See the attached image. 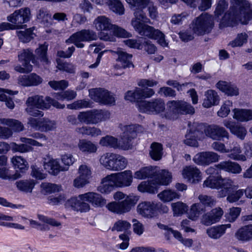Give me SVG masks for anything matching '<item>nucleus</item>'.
Wrapping results in <instances>:
<instances>
[{
  "label": "nucleus",
  "mask_w": 252,
  "mask_h": 252,
  "mask_svg": "<svg viewBox=\"0 0 252 252\" xmlns=\"http://www.w3.org/2000/svg\"><path fill=\"white\" fill-rule=\"evenodd\" d=\"M36 17L41 23L46 26H49L52 24L51 15L45 8L40 9L37 12Z\"/></svg>",
  "instance_id": "44"
},
{
  "label": "nucleus",
  "mask_w": 252,
  "mask_h": 252,
  "mask_svg": "<svg viewBox=\"0 0 252 252\" xmlns=\"http://www.w3.org/2000/svg\"><path fill=\"white\" fill-rule=\"evenodd\" d=\"M19 61L21 63H25V64H31V61L34 63V55L33 51L30 49H23L18 53V55Z\"/></svg>",
  "instance_id": "39"
},
{
  "label": "nucleus",
  "mask_w": 252,
  "mask_h": 252,
  "mask_svg": "<svg viewBox=\"0 0 252 252\" xmlns=\"http://www.w3.org/2000/svg\"><path fill=\"white\" fill-rule=\"evenodd\" d=\"M90 97L96 102L101 104L103 99L107 93V90L102 88H93L89 90Z\"/></svg>",
  "instance_id": "42"
},
{
  "label": "nucleus",
  "mask_w": 252,
  "mask_h": 252,
  "mask_svg": "<svg viewBox=\"0 0 252 252\" xmlns=\"http://www.w3.org/2000/svg\"><path fill=\"white\" fill-rule=\"evenodd\" d=\"M48 85L54 90H63L68 86V83L65 80L61 81H50L48 82Z\"/></svg>",
  "instance_id": "60"
},
{
  "label": "nucleus",
  "mask_w": 252,
  "mask_h": 252,
  "mask_svg": "<svg viewBox=\"0 0 252 252\" xmlns=\"http://www.w3.org/2000/svg\"><path fill=\"white\" fill-rule=\"evenodd\" d=\"M248 35L245 32L238 33L236 37L229 45L232 47H241L248 41Z\"/></svg>",
  "instance_id": "51"
},
{
  "label": "nucleus",
  "mask_w": 252,
  "mask_h": 252,
  "mask_svg": "<svg viewBox=\"0 0 252 252\" xmlns=\"http://www.w3.org/2000/svg\"><path fill=\"white\" fill-rule=\"evenodd\" d=\"M113 171H119L125 169L127 164V159L123 156L117 154Z\"/></svg>",
  "instance_id": "58"
},
{
  "label": "nucleus",
  "mask_w": 252,
  "mask_h": 252,
  "mask_svg": "<svg viewBox=\"0 0 252 252\" xmlns=\"http://www.w3.org/2000/svg\"><path fill=\"white\" fill-rule=\"evenodd\" d=\"M203 125L194 123L192 126L187 131L184 143L188 146L197 147L198 140L203 136Z\"/></svg>",
  "instance_id": "12"
},
{
  "label": "nucleus",
  "mask_w": 252,
  "mask_h": 252,
  "mask_svg": "<svg viewBox=\"0 0 252 252\" xmlns=\"http://www.w3.org/2000/svg\"><path fill=\"white\" fill-rule=\"evenodd\" d=\"M117 155V154L110 152L103 154L99 159L100 164L106 169L113 171Z\"/></svg>",
  "instance_id": "27"
},
{
  "label": "nucleus",
  "mask_w": 252,
  "mask_h": 252,
  "mask_svg": "<svg viewBox=\"0 0 252 252\" xmlns=\"http://www.w3.org/2000/svg\"><path fill=\"white\" fill-rule=\"evenodd\" d=\"M231 133L241 140H244L247 134V131L244 126L239 125H236Z\"/></svg>",
  "instance_id": "64"
},
{
  "label": "nucleus",
  "mask_w": 252,
  "mask_h": 252,
  "mask_svg": "<svg viewBox=\"0 0 252 252\" xmlns=\"http://www.w3.org/2000/svg\"><path fill=\"white\" fill-rule=\"evenodd\" d=\"M86 193L79 195L77 197H72L66 202L67 206L70 207L72 209L81 212H87L90 209V206L87 202Z\"/></svg>",
  "instance_id": "14"
},
{
  "label": "nucleus",
  "mask_w": 252,
  "mask_h": 252,
  "mask_svg": "<svg viewBox=\"0 0 252 252\" xmlns=\"http://www.w3.org/2000/svg\"><path fill=\"white\" fill-rule=\"evenodd\" d=\"M158 197L163 202H169L174 199L179 198V194L171 190H165L158 194Z\"/></svg>",
  "instance_id": "53"
},
{
  "label": "nucleus",
  "mask_w": 252,
  "mask_h": 252,
  "mask_svg": "<svg viewBox=\"0 0 252 252\" xmlns=\"http://www.w3.org/2000/svg\"><path fill=\"white\" fill-rule=\"evenodd\" d=\"M16 32L20 40L24 43L29 42L33 38V32L31 29L17 31Z\"/></svg>",
  "instance_id": "55"
},
{
  "label": "nucleus",
  "mask_w": 252,
  "mask_h": 252,
  "mask_svg": "<svg viewBox=\"0 0 252 252\" xmlns=\"http://www.w3.org/2000/svg\"><path fill=\"white\" fill-rule=\"evenodd\" d=\"M116 53L118 56L117 61L121 63L122 67L125 68L130 66L134 67L131 62L132 55L120 49L118 50Z\"/></svg>",
  "instance_id": "35"
},
{
  "label": "nucleus",
  "mask_w": 252,
  "mask_h": 252,
  "mask_svg": "<svg viewBox=\"0 0 252 252\" xmlns=\"http://www.w3.org/2000/svg\"><path fill=\"white\" fill-rule=\"evenodd\" d=\"M97 38L96 33L93 30L83 29L72 34L66 40V43H73L77 48H82L84 47V44L82 42L96 40Z\"/></svg>",
  "instance_id": "7"
},
{
  "label": "nucleus",
  "mask_w": 252,
  "mask_h": 252,
  "mask_svg": "<svg viewBox=\"0 0 252 252\" xmlns=\"http://www.w3.org/2000/svg\"><path fill=\"white\" fill-rule=\"evenodd\" d=\"M0 124L4 125L11 128L15 132H20L24 129V125L18 120L13 119L0 118Z\"/></svg>",
  "instance_id": "38"
},
{
  "label": "nucleus",
  "mask_w": 252,
  "mask_h": 252,
  "mask_svg": "<svg viewBox=\"0 0 252 252\" xmlns=\"http://www.w3.org/2000/svg\"><path fill=\"white\" fill-rule=\"evenodd\" d=\"M30 9L26 7L15 11L7 17V20L11 23L15 30L23 28V24L30 21Z\"/></svg>",
  "instance_id": "9"
},
{
  "label": "nucleus",
  "mask_w": 252,
  "mask_h": 252,
  "mask_svg": "<svg viewBox=\"0 0 252 252\" xmlns=\"http://www.w3.org/2000/svg\"><path fill=\"white\" fill-rule=\"evenodd\" d=\"M241 152L240 146H235L232 149L229 150L227 157L233 160L245 161L247 160V158L245 156L241 154Z\"/></svg>",
  "instance_id": "45"
},
{
  "label": "nucleus",
  "mask_w": 252,
  "mask_h": 252,
  "mask_svg": "<svg viewBox=\"0 0 252 252\" xmlns=\"http://www.w3.org/2000/svg\"><path fill=\"white\" fill-rule=\"evenodd\" d=\"M122 130L123 132L121 139L122 144L120 146L121 149H131L133 147V140L136 138L138 133L142 131L143 128L139 125L132 124L125 126Z\"/></svg>",
  "instance_id": "6"
},
{
  "label": "nucleus",
  "mask_w": 252,
  "mask_h": 252,
  "mask_svg": "<svg viewBox=\"0 0 252 252\" xmlns=\"http://www.w3.org/2000/svg\"><path fill=\"white\" fill-rule=\"evenodd\" d=\"M203 129L205 135L214 140H220L229 138V133L222 126L217 125H211L206 126L203 125Z\"/></svg>",
  "instance_id": "13"
},
{
  "label": "nucleus",
  "mask_w": 252,
  "mask_h": 252,
  "mask_svg": "<svg viewBox=\"0 0 252 252\" xmlns=\"http://www.w3.org/2000/svg\"><path fill=\"white\" fill-rule=\"evenodd\" d=\"M56 127V123L55 121L45 118L41 119L40 131L48 132L54 130Z\"/></svg>",
  "instance_id": "52"
},
{
  "label": "nucleus",
  "mask_w": 252,
  "mask_h": 252,
  "mask_svg": "<svg viewBox=\"0 0 252 252\" xmlns=\"http://www.w3.org/2000/svg\"><path fill=\"white\" fill-rule=\"evenodd\" d=\"M78 147L80 151L86 155L95 153L98 149L96 144L86 139L80 140Z\"/></svg>",
  "instance_id": "28"
},
{
  "label": "nucleus",
  "mask_w": 252,
  "mask_h": 252,
  "mask_svg": "<svg viewBox=\"0 0 252 252\" xmlns=\"http://www.w3.org/2000/svg\"><path fill=\"white\" fill-rule=\"evenodd\" d=\"M91 112L93 124L106 121L110 117L109 112L104 109H93Z\"/></svg>",
  "instance_id": "32"
},
{
  "label": "nucleus",
  "mask_w": 252,
  "mask_h": 252,
  "mask_svg": "<svg viewBox=\"0 0 252 252\" xmlns=\"http://www.w3.org/2000/svg\"><path fill=\"white\" fill-rule=\"evenodd\" d=\"M137 105L140 112L148 114L159 113L165 109L164 102L161 99L139 101Z\"/></svg>",
  "instance_id": "10"
},
{
  "label": "nucleus",
  "mask_w": 252,
  "mask_h": 252,
  "mask_svg": "<svg viewBox=\"0 0 252 252\" xmlns=\"http://www.w3.org/2000/svg\"><path fill=\"white\" fill-rule=\"evenodd\" d=\"M235 237L238 240L244 242L252 240V224L239 228L235 233Z\"/></svg>",
  "instance_id": "30"
},
{
  "label": "nucleus",
  "mask_w": 252,
  "mask_h": 252,
  "mask_svg": "<svg viewBox=\"0 0 252 252\" xmlns=\"http://www.w3.org/2000/svg\"><path fill=\"white\" fill-rule=\"evenodd\" d=\"M115 187H116V183L111 174L102 180L101 185L98 187V190L102 193L108 194L112 191Z\"/></svg>",
  "instance_id": "29"
},
{
  "label": "nucleus",
  "mask_w": 252,
  "mask_h": 252,
  "mask_svg": "<svg viewBox=\"0 0 252 252\" xmlns=\"http://www.w3.org/2000/svg\"><path fill=\"white\" fill-rule=\"evenodd\" d=\"M223 212L220 208H216L205 214L202 219L203 224L210 225L219 221Z\"/></svg>",
  "instance_id": "18"
},
{
  "label": "nucleus",
  "mask_w": 252,
  "mask_h": 252,
  "mask_svg": "<svg viewBox=\"0 0 252 252\" xmlns=\"http://www.w3.org/2000/svg\"><path fill=\"white\" fill-rule=\"evenodd\" d=\"M142 2L139 8L143 9L147 7L149 16L152 19H156L158 17V11L157 5L151 0H142Z\"/></svg>",
  "instance_id": "36"
},
{
  "label": "nucleus",
  "mask_w": 252,
  "mask_h": 252,
  "mask_svg": "<svg viewBox=\"0 0 252 252\" xmlns=\"http://www.w3.org/2000/svg\"><path fill=\"white\" fill-rule=\"evenodd\" d=\"M11 161L15 169H19L22 172L27 170L29 167L28 162L21 157L15 156L12 158Z\"/></svg>",
  "instance_id": "50"
},
{
  "label": "nucleus",
  "mask_w": 252,
  "mask_h": 252,
  "mask_svg": "<svg viewBox=\"0 0 252 252\" xmlns=\"http://www.w3.org/2000/svg\"><path fill=\"white\" fill-rule=\"evenodd\" d=\"M47 50L48 45L46 43L40 45L39 47L35 50V53L38 59L41 62L45 64H48L49 62L47 57Z\"/></svg>",
  "instance_id": "49"
},
{
  "label": "nucleus",
  "mask_w": 252,
  "mask_h": 252,
  "mask_svg": "<svg viewBox=\"0 0 252 252\" xmlns=\"http://www.w3.org/2000/svg\"><path fill=\"white\" fill-rule=\"evenodd\" d=\"M26 104L28 106L34 107L38 109H43L46 107L43 97L39 95L29 97L26 101Z\"/></svg>",
  "instance_id": "41"
},
{
  "label": "nucleus",
  "mask_w": 252,
  "mask_h": 252,
  "mask_svg": "<svg viewBox=\"0 0 252 252\" xmlns=\"http://www.w3.org/2000/svg\"><path fill=\"white\" fill-rule=\"evenodd\" d=\"M238 188L234 181L229 178H222L220 182V190L218 191L220 197H224Z\"/></svg>",
  "instance_id": "24"
},
{
  "label": "nucleus",
  "mask_w": 252,
  "mask_h": 252,
  "mask_svg": "<svg viewBox=\"0 0 252 252\" xmlns=\"http://www.w3.org/2000/svg\"><path fill=\"white\" fill-rule=\"evenodd\" d=\"M198 199L200 201L199 203H201L202 206L205 209L206 207H212L215 204V201L214 198L210 196L207 195H199Z\"/></svg>",
  "instance_id": "56"
},
{
  "label": "nucleus",
  "mask_w": 252,
  "mask_h": 252,
  "mask_svg": "<svg viewBox=\"0 0 252 252\" xmlns=\"http://www.w3.org/2000/svg\"><path fill=\"white\" fill-rule=\"evenodd\" d=\"M150 155L151 158L155 160H160L163 155L162 145L158 143L154 142L151 145Z\"/></svg>",
  "instance_id": "43"
},
{
  "label": "nucleus",
  "mask_w": 252,
  "mask_h": 252,
  "mask_svg": "<svg viewBox=\"0 0 252 252\" xmlns=\"http://www.w3.org/2000/svg\"><path fill=\"white\" fill-rule=\"evenodd\" d=\"M233 112V118L238 121L247 122L252 120V110L235 108Z\"/></svg>",
  "instance_id": "37"
},
{
  "label": "nucleus",
  "mask_w": 252,
  "mask_h": 252,
  "mask_svg": "<svg viewBox=\"0 0 252 252\" xmlns=\"http://www.w3.org/2000/svg\"><path fill=\"white\" fill-rule=\"evenodd\" d=\"M91 103L87 100H79L72 104H68L67 107L70 109H78L82 108L91 107Z\"/></svg>",
  "instance_id": "57"
},
{
  "label": "nucleus",
  "mask_w": 252,
  "mask_h": 252,
  "mask_svg": "<svg viewBox=\"0 0 252 252\" xmlns=\"http://www.w3.org/2000/svg\"><path fill=\"white\" fill-rule=\"evenodd\" d=\"M217 88L228 95L234 96L239 94V90L234 85L225 81H220L216 84Z\"/></svg>",
  "instance_id": "31"
},
{
  "label": "nucleus",
  "mask_w": 252,
  "mask_h": 252,
  "mask_svg": "<svg viewBox=\"0 0 252 252\" xmlns=\"http://www.w3.org/2000/svg\"><path fill=\"white\" fill-rule=\"evenodd\" d=\"M155 94L152 89L136 88L134 91H128L125 94L126 99L130 101H138L139 100L151 97Z\"/></svg>",
  "instance_id": "16"
},
{
  "label": "nucleus",
  "mask_w": 252,
  "mask_h": 252,
  "mask_svg": "<svg viewBox=\"0 0 252 252\" xmlns=\"http://www.w3.org/2000/svg\"><path fill=\"white\" fill-rule=\"evenodd\" d=\"M205 211V209L204 207L202 206L201 203H197L193 204L191 206L189 213V217L192 220H195Z\"/></svg>",
  "instance_id": "48"
},
{
  "label": "nucleus",
  "mask_w": 252,
  "mask_h": 252,
  "mask_svg": "<svg viewBox=\"0 0 252 252\" xmlns=\"http://www.w3.org/2000/svg\"><path fill=\"white\" fill-rule=\"evenodd\" d=\"M135 196H126V198L121 201H114L109 203L107 207L109 210L114 213L122 214L129 212L132 207L137 202Z\"/></svg>",
  "instance_id": "8"
},
{
  "label": "nucleus",
  "mask_w": 252,
  "mask_h": 252,
  "mask_svg": "<svg viewBox=\"0 0 252 252\" xmlns=\"http://www.w3.org/2000/svg\"><path fill=\"white\" fill-rule=\"evenodd\" d=\"M7 158L5 156H0V178L9 180H15L21 177L18 172L12 174L6 167Z\"/></svg>",
  "instance_id": "19"
},
{
  "label": "nucleus",
  "mask_w": 252,
  "mask_h": 252,
  "mask_svg": "<svg viewBox=\"0 0 252 252\" xmlns=\"http://www.w3.org/2000/svg\"><path fill=\"white\" fill-rule=\"evenodd\" d=\"M109 8L119 15L124 14L125 8L122 2L119 0H109Z\"/></svg>",
  "instance_id": "54"
},
{
  "label": "nucleus",
  "mask_w": 252,
  "mask_h": 252,
  "mask_svg": "<svg viewBox=\"0 0 252 252\" xmlns=\"http://www.w3.org/2000/svg\"><path fill=\"white\" fill-rule=\"evenodd\" d=\"M182 174L185 179L192 183H198L201 180L200 171L196 167L193 166L184 168Z\"/></svg>",
  "instance_id": "21"
},
{
  "label": "nucleus",
  "mask_w": 252,
  "mask_h": 252,
  "mask_svg": "<svg viewBox=\"0 0 252 252\" xmlns=\"http://www.w3.org/2000/svg\"><path fill=\"white\" fill-rule=\"evenodd\" d=\"M91 110L81 112L79 113L77 119L80 123L86 125L93 124Z\"/></svg>",
  "instance_id": "59"
},
{
  "label": "nucleus",
  "mask_w": 252,
  "mask_h": 252,
  "mask_svg": "<svg viewBox=\"0 0 252 252\" xmlns=\"http://www.w3.org/2000/svg\"><path fill=\"white\" fill-rule=\"evenodd\" d=\"M121 140L118 142L117 138L110 135L102 137L99 142L102 146L120 149H121Z\"/></svg>",
  "instance_id": "34"
},
{
  "label": "nucleus",
  "mask_w": 252,
  "mask_h": 252,
  "mask_svg": "<svg viewBox=\"0 0 252 252\" xmlns=\"http://www.w3.org/2000/svg\"><path fill=\"white\" fill-rule=\"evenodd\" d=\"M44 168L48 172L53 175H57L62 171H66L68 167H63L60 165L57 159H53L50 157L44 159Z\"/></svg>",
  "instance_id": "20"
},
{
  "label": "nucleus",
  "mask_w": 252,
  "mask_h": 252,
  "mask_svg": "<svg viewBox=\"0 0 252 252\" xmlns=\"http://www.w3.org/2000/svg\"><path fill=\"white\" fill-rule=\"evenodd\" d=\"M220 100V96L215 91L208 90L204 93V98L202 106L205 108H208L212 106L218 105Z\"/></svg>",
  "instance_id": "26"
},
{
  "label": "nucleus",
  "mask_w": 252,
  "mask_h": 252,
  "mask_svg": "<svg viewBox=\"0 0 252 252\" xmlns=\"http://www.w3.org/2000/svg\"><path fill=\"white\" fill-rule=\"evenodd\" d=\"M18 189L26 192H32L35 186V183L32 180H20L16 183Z\"/></svg>",
  "instance_id": "46"
},
{
  "label": "nucleus",
  "mask_w": 252,
  "mask_h": 252,
  "mask_svg": "<svg viewBox=\"0 0 252 252\" xmlns=\"http://www.w3.org/2000/svg\"><path fill=\"white\" fill-rule=\"evenodd\" d=\"M138 213L145 218H152L156 213V206L153 202H143L137 207Z\"/></svg>",
  "instance_id": "23"
},
{
  "label": "nucleus",
  "mask_w": 252,
  "mask_h": 252,
  "mask_svg": "<svg viewBox=\"0 0 252 252\" xmlns=\"http://www.w3.org/2000/svg\"><path fill=\"white\" fill-rule=\"evenodd\" d=\"M116 187H126L130 186L133 176L131 171L126 170L118 173L112 174Z\"/></svg>",
  "instance_id": "17"
},
{
  "label": "nucleus",
  "mask_w": 252,
  "mask_h": 252,
  "mask_svg": "<svg viewBox=\"0 0 252 252\" xmlns=\"http://www.w3.org/2000/svg\"><path fill=\"white\" fill-rule=\"evenodd\" d=\"M42 82V79L35 73L21 75L18 77V83L24 87L37 86Z\"/></svg>",
  "instance_id": "22"
},
{
  "label": "nucleus",
  "mask_w": 252,
  "mask_h": 252,
  "mask_svg": "<svg viewBox=\"0 0 252 252\" xmlns=\"http://www.w3.org/2000/svg\"><path fill=\"white\" fill-rule=\"evenodd\" d=\"M216 167L220 170L235 174L240 173L242 170V167L239 163L230 160L221 161L216 164Z\"/></svg>",
  "instance_id": "25"
},
{
  "label": "nucleus",
  "mask_w": 252,
  "mask_h": 252,
  "mask_svg": "<svg viewBox=\"0 0 252 252\" xmlns=\"http://www.w3.org/2000/svg\"><path fill=\"white\" fill-rule=\"evenodd\" d=\"M220 156L216 153L207 151L202 152L196 154L193 158V161L197 165L207 166L219 161Z\"/></svg>",
  "instance_id": "15"
},
{
  "label": "nucleus",
  "mask_w": 252,
  "mask_h": 252,
  "mask_svg": "<svg viewBox=\"0 0 252 252\" xmlns=\"http://www.w3.org/2000/svg\"><path fill=\"white\" fill-rule=\"evenodd\" d=\"M134 177L138 179L153 178L152 180L141 182L138 187L140 191L151 193L157 192L158 186L167 185L172 179L170 172L166 170H160L157 166L144 167L135 173Z\"/></svg>",
  "instance_id": "2"
},
{
  "label": "nucleus",
  "mask_w": 252,
  "mask_h": 252,
  "mask_svg": "<svg viewBox=\"0 0 252 252\" xmlns=\"http://www.w3.org/2000/svg\"><path fill=\"white\" fill-rule=\"evenodd\" d=\"M171 205L174 214L176 216L182 215L187 210V206L182 202H177L172 203Z\"/></svg>",
  "instance_id": "63"
},
{
  "label": "nucleus",
  "mask_w": 252,
  "mask_h": 252,
  "mask_svg": "<svg viewBox=\"0 0 252 252\" xmlns=\"http://www.w3.org/2000/svg\"><path fill=\"white\" fill-rule=\"evenodd\" d=\"M169 110L166 113L165 117L174 120L179 114H193L195 110L189 103L182 100H172L167 103Z\"/></svg>",
  "instance_id": "5"
},
{
  "label": "nucleus",
  "mask_w": 252,
  "mask_h": 252,
  "mask_svg": "<svg viewBox=\"0 0 252 252\" xmlns=\"http://www.w3.org/2000/svg\"><path fill=\"white\" fill-rule=\"evenodd\" d=\"M126 1L129 4L130 9L133 11L134 17L131 20V25L134 30L142 36L157 40L161 46H167L168 43L165 39V35L163 33L152 26L144 24H151V22L144 11L141 8H139L142 0H126Z\"/></svg>",
  "instance_id": "1"
},
{
  "label": "nucleus",
  "mask_w": 252,
  "mask_h": 252,
  "mask_svg": "<svg viewBox=\"0 0 252 252\" xmlns=\"http://www.w3.org/2000/svg\"><path fill=\"white\" fill-rule=\"evenodd\" d=\"M207 234L212 239H218L224 234V227L217 225L209 228Z\"/></svg>",
  "instance_id": "47"
},
{
  "label": "nucleus",
  "mask_w": 252,
  "mask_h": 252,
  "mask_svg": "<svg viewBox=\"0 0 252 252\" xmlns=\"http://www.w3.org/2000/svg\"><path fill=\"white\" fill-rule=\"evenodd\" d=\"M252 19V5L248 1L231 0L229 11L221 19L220 27H233L239 23L246 25Z\"/></svg>",
  "instance_id": "3"
},
{
  "label": "nucleus",
  "mask_w": 252,
  "mask_h": 252,
  "mask_svg": "<svg viewBox=\"0 0 252 252\" xmlns=\"http://www.w3.org/2000/svg\"><path fill=\"white\" fill-rule=\"evenodd\" d=\"M193 32L197 35L208 34L214 27V17L208 13H202L192 22Z\"/></svg>",
  "instance_id": "4"
},
{
  "label": "nucleus",
  "mask_w": 252,
  "mask_h": 252,
  "mask_svg": "<svg viewBox=\"0 0 252 252\" xmlns=\"http://www.w3.org/2000/svg\"><path fill=\"white\" fill-rule=\"evenodd\" d=\"M232 106V102L229 100H226L221 106L220 109L218 112L219 116L226 117L230 111V107Z\"/></svg>",
  "instance_id": "61"
},
{
  "label": "nucleus",
  "mask_w": 252,
  "mask_h": 252,
  "mask_svg": "<svg viewBox=\"0 0 252 252\" xmlns=\"http://www.w3.org/2000/svg\"><path fill=\"white\" fill-rule=\"evenodd\" d=\"M97 30L101 31L100 38L105 41H113V37L107 32L105 33L102 31L110 32L113 27L109 18L105 16L97 17L94 22Z\"/></svg>",
  "instance_id": "11"
},
{
  "label": "nucleus",
  "mask_w": 252,
  "mask_h": 252,
  "mask_svg": "<svg viewBox=\"0 0 252 252\" xmlns=\"http://www.w3.org/2000/svg\"><path fill=\"white\" fill-rule=\"evenodd\" d=\"M87 201L95 207H102L106 204V200L101 195L94 192L86 193Z\"/></svg>",
  "instance_id": "33"
},
{
  "label": "nucleus",
  "mask_w": 252,
  "mask_h": 252,
  "mask_svg": "<svg viewBox=\"0 0 252 252\" xmlns=\"http://www.w3.org/2000/svg\"><path fill=\"white\" fill-rule=\"evenodd\" d=\"M130 223L126 220H119L116 222L112 228V230L125 231L130 227Z\"/></svg>",
  "instance_id": "62"
},
{
  "label": "nucleus",
  "mask_w": 252,
  "mask_h": 252,
  "mask_svg": "<svg viewBox=\"0 0 252 252\" xmlns=\"http://www.w3.org/2000/svg\"><path fill=\"white\" fill-rule=\"evenodd\" d=\"M221 179V177L220 175L210 176L204 181L203 187L219 189L220 188Z\"/></svg>",
  "instance_id": "40"
}]
</instances>
